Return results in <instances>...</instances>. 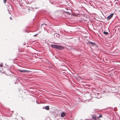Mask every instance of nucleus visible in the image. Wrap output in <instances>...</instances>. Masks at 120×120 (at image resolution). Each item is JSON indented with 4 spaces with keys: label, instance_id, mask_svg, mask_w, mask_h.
Listing matches in <instances>:
<instances>
[{
    "label": "nucleus",
    "instance_id": "1",
    "mask_svg": "<svg viewBox=\"0 0 120 120\" xmlns=\"http://www.w3.org/2000/svg\"><path fill=\"white\" fill-rule=\"evenodd\" d=\"M52 48L59 50H62L64 49V47L60 45L52 44L51 45Z\"/></svg>",
    "mask_w": 120,
    "mask_h": 120
},
{
    "label": "nucleus",
    "instance_id": "2",
    "mask_svg": "<svg viewBox=\"0 0 120 120\" xmlns=\"http://www.w3.org/2000/svg\"><path fill=\"white\" fill-rule=\"evenodd\" d=\"M88 43L89 44H90L92 46L94 47L95 48H96L98 47V45L94 42L88 41Z\"/></svg>",
    "mask_w": 120,
    "mask_h": 120
},
{
    "label": "nucleus",
    "instance_id": "3",
    "mask_svg": "<svg viewBox=\"0 0 120 120\" xmlns=\"http://www.w3.org/2000/svg\"><path fill=\"white\" fill-rule=\"evenodd\" d=\"M18 70L19 72L23 73H27L29 72V71L24 70L18 69Z\"/></svg>",
    "mask_w": 120,
    "mask_h": 120
},
{
    "label": "nucleus",
    "instance_id": "4",
    "mask_svg": "<svg viewBox=\"0 0 120 120\" xmlns=\"http://www.w3.org/2000/svg\"><path fill=\"white\" fill-rule=\"evenodd\" d=\"M113 14L112 13L108 16L107 17V19L108 20L110 19L113 16Z\"/></svg>",
    "mask_w": 120,
    "mask_h": 120
},
{
    "label": "nucleus",
    "instance_id": "5",
    "mask_svg": "<svg viewBox=\"0 0 120 120\" xmlns=\"http://www.w3.org/2000/svg\"><path fill=\"white\" fill-rule=\"evenodd\" d=\"M66 114L64 112H63L61 114V116L62 117H64L65 116H66Z\"/></svg>",
    "mask_w": 120,
    "mask_h": 120
},
{
    "label": "nucleus",
    "instance_id": "6",
    "mask_svg": "<svg viewBox=\"0 0 120 120\" xmlns=\"http://www.w3.org/2000/svg\"><path fill=\"white\" fill-rule=\"evenodd\" d=\"M91 116L92 117V118L95 120H96L97 119V117L95 115H91Z\"/></svg>",
    "mask_w": 120,
    "mask_h": 120
},
{
    "label": "nucleus",
    "instance_id": "7",
    "mask_svg": "<svg viewBox=\"0 0 120 120\" xmlns=\"http://www.w3.org/2000/svg\"><path fill=\"white\" fill-rule=\"evenodd\" d=\"M43 109H45L46 110H49V106H46L45 108L43 107Z\"/></svg>",
    "mask_w": 120,
    "mask_h": 120
},
{
    "label": "nucleus",
    "instance_id": "8",
    "mask_svg": "<svg viewBox=\"0 0 120 120\" xmlns=\"http://www.w3.org/2000/svg\"><path fill=\"white\" fill-rule=\"evenodd\" d=\"M15 80H16L15 82H14V83L15 84H16L17 83H18L19 82V79L16 77L15 78Z\"/></svg>",
    "mask_w": 120,
    "mask_h": 120
},
{
    "label": "nucleus",
    "instance_id": "9",
    "mask_svg": "<svg viewBox=\"0 0 120 120\" xmlns=\"http://www.w3.org/2000/svg\"><path fill=\"white\" fill-rule=\"evenodd\" d=\"M64 12L65 13H66L68 15H70L71 14V13L69 12L66 11H64Z\"/></svg>",
    "mask_w": 120,
    "mask_h": 120
},
{
    "label": "nucleus",
    "instance_id": "10",
    "mask_svg": "<svg viewBox=\"0 0 120 120\" xmlns=\"http://www.w3.org/2000/svg\"><path fill=\"white\" fill-rule=\"evenodd\" d=\"M103 33L105 35H107L109 34V33L108 32H105V31L103 32Z\"/></svg>",
    "mask_w": 120,
    "mask_h": 120
},
{
    "label": "nucleus",
    "instance_id": "11",
    "mask_svg": "<svg viewBox=\"0 0 120 120\" xmlns=\"http://www.w3.org/2000/svg\"><path fill=\"white\" fill-rule=\"evenodd\" d=\"M102 117V115H100L98 117H97V118H101Z\"/></svg>",
    "mask_w": 120,
    "mask_h": 120
},
{
    "label": "nucleus",
    "instance_id": "12",
    "mask_svg": "<svg viewBox=\"0 0 120 120\" xmlns=\"http://www.w3.org/2000/svg\"><path fill=\"white\" fill-rule=\"evenodd\" d=\"M38 34H36L34 35V37L36 36L37 35H38Z\"/></svg>",
    "mask_w": 120,
    "mask_h": 120
},
{
    "label": "nucleus",
    "instance_id": "13",
    "mask_svg": "<svg viewBox=\"0 0 120 120\" xmlns=\"http://www.w3.org/2000/svg\"><path fill=\"white\" fill-rule=\"evenodd\" d=\"M7 0H4V3L5 4L6 3V1Z\"/></svg>",
    "mask_w": 120,
    "mask_h": 120
},
{
    "label": "nucleus",
    "instance_id": "14",
    "mask_svg": "<svg viewBox=\"0 0 120 120\" xmlns=\"http://www.w3.org/2000/svg\"><path fill=\"white\" fill-rule=\"evenodd\" d=\"M3 66V65H2V64H0V67H1Z\"/></svg>",
    "mask_w": 120,
    "mask_h": 120
},
{
    "label": "nucleus",
    "instance_id": "15",
    "mask_svg": "<svg viewBox=\"0 0 120 120\" xmlns=\"http://www.w3.org/2000/svg\"><path fill=\"white\" fill-rule=\"evenodd\" d=\"M43 25H47V24H45V23H43V24H42L41 26H42Z\"/></svg>",
    "mask_w": 120,
    "mask_h": 120
},
{
    "label": "nucleus",
    "instance_id": "16",
    "mask_svg": "<svg viewBox=\"0 0 120 120\" xmlns=\"http://www.w3.org/2000/svg\"><path fill=\"white\" fill-rule=\"evenodd\" d=\"M56 36L58 37V36H59V35L58 34H57V35H56Z\"/></svg>",
    "mask_w": 120,
    "mask_h": 120
},
{
    "label": "nucleus",
    "instance_id": "17",
    "mask_svg": "<svg viewBox=\"0 0 120 120\" xmlns=\"http://www.w3.org/2000/svg\"><path fill=\"white\" fill-rule=\"evenodd\" d=\"M10 19H12V18H11V17H10Z\"/></svg>",
    "mask_w": 120,
    "mask_h": 120
},
{
    "label": "nucleus",
    "instance_id": "18",
    "mask_svg": "<svg viewBox=\"0 0 120 120\" xmlns=\"http://www.w3.org/2000/svg\"><path fill=\"white\" fill-rule=\"evenodd\" d=\"M35 8V9H36V8H37H37Z\"/></svg>",
    "mask_w": 120,
    "mask_h": 120
},
{
    "label": "nucleus",
    "instance_id": "19",
    "mask_svg": "<svg viewBox=\"0 0 120 120\" xmlns=\"http://www.w3.org/2000/svg\"><path fill=\"white\" fill-rule=\"evenodd\" d=\"M8 11L9 12V9H8Z\"/></svg>",
    "mask_w": 120,
    "mask_h": 120
},
{
    "label": "nucleus",
    "instance_id": "20",
    "mask_svg": "<svg viewBox=\"0 0 120 120\" xmlns=\"http://www.w3.org/2000/svg\"><path fill=\"white\" fill-rule=\"evenodd\" d=\"M9 71H10L11 72V71L10 70H9Z\"/></svg>",
    "mask_w": 120,
    "mask_h": 120
},
{
    "label": "nucleus",
    "instance_id": "21",
    "mask_svg": "<svg viewBox=\"0 0 120 120\" xmlns=\"http://www.w3.org/2000/svg\"><path fill=\"white\" fill-rule=\"evenodd\" d=\"M71 12V10H70Z\"/></svg>",
    "mask_w": 120,
    "mask_h": 120
}]
</instances>
